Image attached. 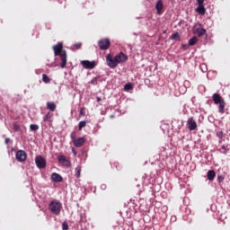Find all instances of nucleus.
<instances>
[{
    "label": "nucleus",
    "instance_id": "1a4fd4ad",
    "mask_svg": "<svg viewBox=\"0 0 230 230\" xmlns=\"http://www.w3.org/2000/svg\"><path fill=\"white\" fill-rule=\"evenodd\" d=\"M16 159L19 161V163L26 161V152L22 150H19L18 152H16Z\"/></svg>",
    "mask_w": 230,
    "mask_h": 230
},
{
    "label": "nucleus",
    "instance_id": "ea45409f",
    "mask_svg": "<svg viewBox=\"0 0 230 230\" xmlns=\"http://www.w3.org/2000/svg\"><path fill=\"white\" fill-rule=\"evenodd\" d=\"M102 188H105V185H102Z\"/></svg>",
    "mask_w": 230,
    "mask_h": 230
},
{
    "label": "nucleus",
    "instance_id": "4be33fe9",
    "mask_svg": "<svg viewBox=\"0 0 230 230\" xmlns=\"http://www.w3.org/2000/svg\"><path fill=\"white\" fill-rule=\"evenodd\" d=\"M42 81H43L45 84H49V77L46 74H43V75H42Z\"/></svg>",
    "mask_w": 230,
    "mask_h": 230
},
{
    "label": "nucleus",
    "instance_id": "5701e85b",
    "mask_svg": "<svg viewBox=\"0 0 230 230\" xmlns=\"http://www.w3.org/2000/svg\"><path fill=\"white\" fill-rule=\"evenodd\" d=\"M51 119V113L48 112L44 117H43V121H49Z\"/></svg>",
    "mask_w": 230,
    "mask_h": 230
},
{
    "label": "nucleus",
    "instance_id": "58836bf2",
    "mask_svg": "<svg viewBox=\"0 0 230 230\" xmlns=\"http://www.w3.org/2000/svg\"><path fill=\"white\" fill-rule=\"evenodd\" d=\"M218 179H221V181H224V177L219 176Z\"/></svg>",
    "mask_w": 230,
    "mask_h": 230
},
{
    "label": "nucleus",
    "instance_id": "7c9ffc66",
    "mask_svg": "<svg viewBox=\"0 0 230 230\" xmlns=\"http://www.w3.org/2000/svg\"><path fill=\"white\" fill-rule=\"evenodd\" d=\"M98 82V77H94L93 79L91 80L90 84H92V85H96Z\"/></svg>",
    "mask_w": 230,
    "mask_h": 230
},
{
    "label": "nucleus",
    "instance_id": "f3484780",
    "mask_svg": "<svg viewBox=\"0 0 230 230\" xmlns=\"http://www.w3.org/2000/svg\"><path fill=\"white\" fill-rule=\"evenodd\" d=\"M196 12H198L199 15H204L206 13V8L204 7V5H198V7L196 8Z\"/></svg>",
    "mask_w": 230,
    "mask_h": 230
},
{
    "label": "nucleus",
    "instance_id": "e433bc0d",
    "mask_svg": "<svg viewBox=\"0 0 230 230\" xmlns=\"http://www.w3.org/2000/svg\"><path fill=\"white\" fill-rule=\"evenodd\" d=\"M182 48H184V49H188V45H182Z\"/></svg>",
    "mask_w": 230,
    "mask_h": 230
},
{
    "label": "nucleus",
    "instance_id": "7ed1b4c3",
    "mask_svg": "<svg viewBox=\"0 0 230 230\" xmlns=\"http://www.w3.org/2000/svg\"><path fill=\"white\" fill-rule=\"evenodd\" d=\"M49 209L54 213V215H60V211L62 209V204H60V202L52 201L49 204Z\"/></svg>",
    "mask_w": 230,
    "mask_h": 230
},
{
    "label": "nucleus",
    "instance_id": "f704fd0d",
    "mask_svg": "<svg viewBox=\"0 0 230 230\" xmlns=\"http://www.w3.org/2000/svg\"><path fill=\"white\" fill-rule=\"evenodd\" d=\"M5 145H8L10 143V138H5Z\"/></svg>",
    "mask_w": 230,
    "mask_h": 230
},
{
    "label": "nucleus",
    "instance_id": "dca6fc26",
    "mask_svg": "<svg viewBox=\"0 0 230 230\" xmlns=\"http://www.w3.org/2000/svg\"><path fill=\"white\" fill-rule=\"evenodd\" d=\"M207 177L208 181H213L215 177H217V173L215 172V171L210 170L208 172Z\"/></svg>",
    "mask_w": 230,
    "mask_h": 230
},
{
    "label": "nucleus",
    "instance_id": "72a5a7b5",
    "mask_svg": "<svg viewBox=\"0 0 230 230\" xmlns=\"http://www.w3.org/2000/svg\"><path fill=\"white\" fill-rule=\"evenodd\" d=\"M199 6H204V0H197Z\"/></svg>",
    "mask_w": 230,
    "mask_h": 230
},
{
    "label": "nucleus",
    "instance_id": "9d476101",
    "mask_svg": "<svg viewBox=\"0 0 230 230\" xmlns=\"http://www.w3.org/2000/svg\"><path fill=\"white\" fill-rule=\"evenodd\" d=\"M189 130H196L197 128V121L193 119V118H189L187 121Z\"/></svg>",
    "mask_w": 230,
    "mask_h": 230
},
{
    "label": "nucleus",
    "instance_id": "bb28decb",
    "mask_svg": "<svg viewBox=\"0 0 230 230\" xmlns=\"http://www.w3.org/2000/svg\"><path fill=\"white\" fill-rule=\"evenodd\" d=\"M13 130H15V132H19V130L21 129V126L17 123H13Z\"/></svg>",
    "mask_w": 230,
    "mask_h": 230
},
{
    "label": "nucleus",
    "instance_id": "4468645a",
    "mask_svg": "<svg viewBox=\"0 0 230 230\" xmlns=\"http://www.w3.org/2000/svg\"><path fill=\"white\" fill-rule=\"evenodd\" d=\"M163 6H164L163 0H158L155 4L156 12L158 14L161 13L163 10Z\"/></svg>",
    "mask_w": 230,
    "mask_h": 230
},
{
    "label": "nucleus",
    "instance_id": "6e6552de",
    "mask_svg": "<svg viewBox=\"0 0 230 230\" xmlns=\"http://www.w3.org/2000/svg\"><path fill=\"white\" fill-rule=\"evenodd\" d=\"M58 163L62 164V166H66V168H69L71 166V162L67 160V158L65 155H59L58 157Z\"/></svg>",
    "mask_w": 230,
    "mask_h": 230
},
{
    "label": "nucleus",
    "instance_id": "c756f323",
    "mask_svg": "<svg viewBox=\"0 0 230 230\" xmlns=\"http://www.w3.org/2000/svg\"><path fill=\"white\" fill-rule=\"evenodd\" d=\"M31 130H37L39 128V125L31 124L30 126Z\"/></svg>",
    "mask_w": 230,
    "mask_h": 230
},
{
    "label": "nucleus",
    "instance_id": "473e14b6",
    "mask_svg": "<svg viewBox=\"0 0 230 230\" xmlns=\"http://www.w3.org/2000/svg\"><path fill=\"white\" fill-rule=\"evenodd\" d=\"M75 48H76V49H80V48H82V43L78 42V43H75L74 45Z\"/></svg>",
    "mask_w": 230,
    "mask_h": 230
},
{
    "label": "nucleus",
    "instance_id": "a211bd4d",
    "mask_svg": "<svg viewBox=\"0 0 230 230\" xmlns=\"http://www.w3.org/2000/svg\"><path fill=\"white\" fill-rule=\"evenodd\" d=\"M197 42H199V39L194 36L189 40V46H195Z\"/></svg>",
    "mask_w": 230,
    "mask_h": 230
},
{
    "label": "nucleus",
    "instance_id": "cd10ccee",
    "mask_svg": "<svg viewBox=\"0 0 230 230\" xmlns=\"http://www.w3.org/2000/svg\"><path fill=\"white\" fill-rule=\"evenodd\" d=\"M70 137H71V139L74 143L77 139L76 138V131L72 132L71 135H70Z\"/></svg>",
    "mask_w": 230,
    "mask_h": 230
},
{
    "label": "nucleus",
    "instance_id": "a19ab883",
    "mask_svg": "<svg viewBox=\"0 0 230 230\" xmlns=\"http://www.w3.org/2000/svg\"><path fill=\"white\" fill-rule=\"evenodd\" d=\"M102 188H105V185H102Z\"/></svg>",
    "mask_w": 230,
    "mask_h": 230
},
{
    "label": "nucleus",
    "instance_id": "412c9836",
    "mask_svg": "<svg viewBox=\"0 0 230 230\" xmlns=\"http://www.w3.org/2000/svg\"><path fill=\"white\" fill-rule=\"evenodd\" d=\"M80 173H82V167L77 166L75 168V175H76L77 179H80Z\"/></svg>",
    "mask_w": 230,
    "mask_h": 230
},
{
    "label": "nucleus",
    "instance_id": "f257e3e1",
    "mask_svg": "<svg viewBox=\"0 0 230 230\" xmlns=\"http://www.w3.org/2000/svg\"><path fill=\"white\" fill-rule=\"evenodd\" d=\"M128 58L123 52H119L117 56L113 57L111 54H108L106 57L107 66L111 69L114 67H118V64H123V62H127Z\"/></svg>",
    "mask_w": 230,
    "mask_h": 230
},
{
    "label": "nucleus",
    "instance_id": "6ab92c4d",
    "mask_svg": "<svg viewBox=\"0 0 230 230\" xmlns=\"http://www.w3.org/2000/svg\"><path fill=\"white\" fill-rule=\"evenodd\" d=\"M226 109V102H219L218 111L221 114H224V110Z\"/></svg>",
    "mask_w": 230,
    "mask_h": 230
},
{
    "label": "nucleus",
    "instance_id": "423d86ee",
    "mask_svg": "<svg viewBox=\"0 0 230 230\" xmlns=\"http://www.w3.org/2000/svg\"><path fill=\"white\" fill-rule=\"evenodd\" d=\"M81 64L84 69H94L96 67L95 61L84 60L81 61Z\"/></svg>",
    "mask_w": 230,
    "mask_h": 230
},
{
    "label": "nucleus",
    "instance_id": "4c0bfd02",
    "mask_svg": "<svg viewBox=\"0 0 230 230\" xmlns=\"http://www.w3.org/2000/svg\"><path fill=\"white\" fill-rule=\"evenodd\" d=\"M97 102H102V98L101 97H97Z\"/></svg>",
    "mask_w": 230,
    "mask_h": 230
},
{
    "label": "nucleus",
    "instance_id": "a878e982",
    "mask_svg": "<svg viewBox=\"0 0 230 230\" xmlns=\"http://www.w3.org/2000/svg\"><path fill=\"white\" fill-rule=\"evenodd\" d=\"M217 137H218L219 139H223L224 138V131H217L216 134Z\"/></svg>",
    "mask_w": 230,
    "mask_h": 230
},
{
    "label": "nucleus",
    "instance_id": "20e7f679",
    "mask_svg": "<svg viewBox=\"0 0 230 230\" xmlns=\"http://www.w3.org/2000/svg\"><path fill=\"white\" fill-rule=\"evenodd\" d=\"M193 32L198 35V37H204L206 35V31L202 28L201 24H196L193 27Z\"/></svg>",
    "mask_w": 230,
    "mask_h": 230
},
{
    "label": "nucleus",
    "instance_id": "f8f14e48",
    "mask_svg": "<svg viewBox=\"0 0 230 230\" xmlns=\"http://www.w3.org/2000/svg\"><path fill=\"white\" fill-rule=\"evenodd\" d=\"M51 179L54 182H62V176L57 172L51 174Z\"/></svg>",
    "mask_w": 230,
    "mask_h": 230
},
{
    "label": "nucleus",
    "instance_id": "ddd939ff",
    "mask_svg": "<svg viewBox=\"0 0 230 230\" xmlns=\"http://www.w3.org/2000/svg\"><path fill=\"white\" fill-rule=\"evenodd\" d=\"M213 101H214V103H216L217 105H218V103H222V102H224V99H222V97L220 96V94H218V93H214V95H213Z\"/></svg>",
    "mask_w": 230,
    "mask_h": 230
},
{
    "label": "nucleus",
    "instance_id": "9b49d317",
    "mask_svg": "<svg viewBox=\"0 0 230 230\" xmlns=\"http://www.w3.org/2000/svg\"><path fill=\"white\" fill-rule=\"evenodd\" d=\"M73 143L75 146H76V148H80L84 146V144L85 143V138L84 137L75 138V141Z\"/></svg>",
    "mask_w": 230,
    "mask_h": 230
},
{
    "label": "nucleus",
    "instance_id": "2eb2a0df",
    "mask_svg": "<svg viewBox=\"0 0 230 230\" xmlns=\"http://www.w3.org/2000/svg\"><path fill=\"white\" fill-rule=\"evenodd\" d=\"M47 109H49V111H51V112H55V111L57 110V104H55V102H47Z\"/></svg>",
    "mask_w": 230,
    "mask_h": 230
},
{
    "label": "nucleus",
    "instance_id": "c85d7f7f",
    "mask_svg": "<svg viewBox=\"0 0 230 230\" xmlns=\"http://www.w3.org/2000/svg\"><path fill=\"white\" fill-rule=\"evenodd\" d=\"M221 148L223 150V154H227V152H229V148H227V146H222Z\"/></svg>",
    "mask_w": 230,
    "mask_h": 230
},
{
    "label": "nucleus",
    "instance_id": "39448f33",
    "mask_svg": "<svg viewBox=\"0 0 230 230\" xmlns=\"http://www.w3.org/2000/svg\"><path fill=\"white\" fill-rule=\"evenodd\" d=\"M98 46L100 49H109L111 48V40L110 39H102L98 42Z\"/></svg>",
    "mask_w": 230,
    "mask_h": 230
},
{
    "label": "nucleus",
    "instance_id": "2f4dec72",
    "mask_svg": "<svg viewBox=\"0 0 230 230\" xmlns=\"http://www.w3.org/2000/svg\"><path fill=\"white\" fill-rule=\"evenodd\" d=\"M62 229H63V230H67V229H69V226L67 225V223L64 222V223L62 224Z\"/></svg>",
    "mask_w": 230,
    "mask_h": 230
},
{
    "label": "nucleus",
    "instance_id": "393cba45",
    "mask_svg": "<svg viewBox=\"0 0 230 230\" xmlns=\"http://www.w3.org/2000/svg\"><path fill=\"white\" fill-rule=\"evenodd\" d=\"M124 89L126 91H132V84H130V83L126 84L125 86H124Z\"/></svg>",
    "mask_w": 230,
    "mask_h": 230
},
{
    "label": "nucleus",
    "instance_id": "b1692460",
    "mask_svg": "<svg viewBox=\"0 0 230 230\" xmlns=\"http://www.w3.org/2000/svg\"><path fill=\"white\" fill-rule=\"evenodd\" d=\"M85 125H87V122L86 121H80L79 122V125H78V128L79 130H82V128H84V127H85Z\"/></svg>",
    "mask_w": 230,
    "mask_h": 230
},
{
    "label": "nucleus",
    "instance_id": "aec40b11",
    "mask_svg": "<svg viewBox=\"0 0 230 230\" xmlns=\"http://www.w3.org/2000/svg\"><path fill=\"white\" fill-rule=\"evenodd\" d=\"M172 40H179L181 39V35H179V32H175L171 37Z\"/></svg>",
    "mask_w": 230,
    "mask_h": 230
},
{
    "label": "nucleus",
    "instance_id": "f03ea898",
    "mask_svg": "<svg viewBox=\"0 0 230 230\" xmlns=\"http://www.w3.org/2000/svg\"><path fill=\"white\" fill-rule=\"evenodd\" d=\"M64 49V45L62 42H58L57 45L53 47L55 57H60L61 58V67L64 69L66 66H67V54L66 50H62Z\"/></svg>",
    "mask_w": 230,
    "mask_h": 230
},
{
    "label": "nucleus",
    "instance_id": "c9c22d12",
    "mask_svg": "<svg viewBox=\"0 0 230 230\" xmlns=\"http://www.w3.org/2000/svg\"><path fill=\"white\" fill-rule=\"evenodd\" d=\"M72 152H73L74 155H76V150H75V148H72Z\"/></svg>",
    "mask_w": 230,
    "mask_h": 230
},
{
    "label": "nucleus",
    "instance_id": "0eeeda50",
    "mask_svg": "<svg viewBox=\"0 0 230 230\" xmlns=\"http://www.w3.org/2000/svg\"><path fill=\"white\" fill-rule=\"evenodd\" d=\"M35 163L38 168H46V158L41 155L36 156Z\"/></svg>",
    "mask_w": 230,
    "mask_h": 230
}]
</instances>
